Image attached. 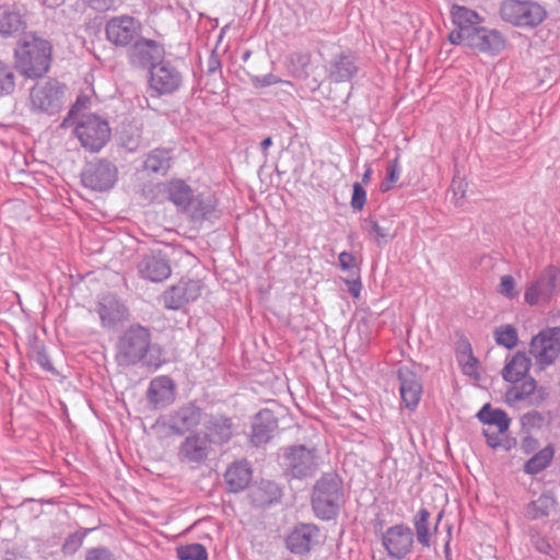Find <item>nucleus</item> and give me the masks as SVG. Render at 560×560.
Wrapping results in <instances>:
<instances>
[{
	"label": "nucleus",
	"mask_w": 560,
	"mask_h": 560,
	"mask_svg": "<svg viewBox=\"0 0 560 560\" xmlns=\"http://www.w3.org/2000/svg\"><path fill=\"white\" fill-rule=\"evenodd\" d=\"M119 366L130 368L141 363L158 370L163 363V351L151 342V332L141 325L130 326L119 338L115 355Z\"/></svg>",
	"instance_id": "f257e3e1"
},
{
	"label": "nucleus",
	"mask_w": 560,
	"mask_h": 560,
	"mask_svg": "<svg viewBox=\"0 0 560 560\" xmlns=\"http://www.w3.org/2000/svg\"><path fill=\"white\" fill-rule=\"evenodd\" d=\"M15 66L27 78L45 74L50 66L51 46L48 40L26 37L15 49Z\"/></svg>",
	"instance_id": "f03ea898"
},
{
	"label": "nucleus",
	"mask_w": 560,
	"mask_h": 560,
	"mask_svg": "<svg viewBox=\"0 0 560 560\" xmlns=\"http://www.w3.org/2000/svg\"><path fill=\"white\" fill-rule=\"evenodd\" d=\"M343 503L342 481L336 474H324L314 485L312 508L323 521L335 518Z\"/></svg>",
	"instance_id": "7ed1b4c3"
},
{
	"label": "nucleus",
	"mask_w": 560,
	"mask_h": 560,
	"mask_svg": "<svg viewBox=\"0 0 560 560\" xmlns=\"http://www.w3.org/2000/svg\"><path fill=\"white\" fill-rule=\"evenodd\" d=\"M502 21L521 28H535L547 19V10L534 0H503L499 5Z\"/></svg>",
	"instance_id": "20e7f679"
},
{
	"label": "nucleus",
	"mask_w": 560,
	"mask_h": 560,
	"mask_svg": "<svg viewBox=\"0 0 560 560\" xmlns=\"http://www.w3.org/2000/svg\"><path fill=\"white\" fill-rule=\"evenodd\" d=\"M81 145L90 151H100L110 138L108 121L95 114L81 115L70 124Z\"/></svg>",
	"instance_id": "39448f33"
},
{
	"label": "nucleus",
	"mask_w": 560,
	"mask_h": 560,
	"mask_svg": "<svg viewBox=\"0 0 560 560\" xmlns=\"http://www.w3.org/2000/svg\"><path fill=\"white\" fill-rule=\"evenodd\" d=\"M282 466L284 474L294 479H305L315 475L319 462L315 448L293 445L283 448Z\"/></svg>",
	"instance_id": "423d86ee"
},
{
	"label": "nucleus",
	"mask_w": 560,
	"mask_h": 560,
	"mask_svg": "<svg viewBox=\"0 0 560 560\" xmlns=\"http://www.w3.org/2000/svg\"><path fill=\"white\" fill-rule=\"evenodd\" d=\"M105 37L116 48L129 47L142 33V23L129 14L109 18L105 23Z\"/></svg>",
	"instance_id": "0eeeda50"
},
{
	"label": "nucleus",
	"mask_w": 560,
	"mask_h": 560,
	"mask_svg": "<svg viewBox=\"0 0 560 560\" xmlns=\"http://www.w3.org/2000/svg\"><path fill=\"white\" fill-rule=\"evenodd\" d=\"M62 88L57 81H39L30 91V108L35 114L54 115L62 106Z\"/></svg>",
	"instance_id": "6e6552de"
},
{
	"label": "nucleus",
	"mask_w": 560,
	"mask_h": 560,
	"mask_svg": "<svg viewBox=\"0 0 560 560\" xmlns=\"http://www.w3.org/2000/svg\"><path fill=\"white\" fill-rule=\"evenodd\" d=\"M529 354L540 370L555 363L560 354V327L540 330L529 342Z\"/></svg>",
	"instance_id": "1a4fd4ad"
},
{
	"label": "nucleus",
	"mask_w": 560,
	"mask_h": 560,
	"mask_svg": "<svg viewBox=\"0 0 560 560\" xmlns=\"http://www.w3.org/2000/svg\"><path fill=\"white\" fill-rule=\"evenodd\" d=\"M117 179L118 170L116 165L104 159L89 162L81 174L83 186L94 191L112 189Z\"/></svg>",
	"instance_id": "9d476101"
},
{
	"label": "nucleus",
	"mask_w": 560,
	"mask_h": 560,
	"mask_svg": "<svg viewBox=\"0 0 560 560\" xmlns=\"http://www.w3.org/2000/svg\"><path fill=\"white\" fill-rule=\"evenodd\" d=\"M381 540L390 559L402 560L412 552L415 534L408 525L399 523L386 528Z\"/></svg>",
	"instance_id": "9b49d317"
},
{
	"label": "nucleus",
	"mask_w": 560,
	"mask_h": 560,
	"mask_svg": "<svg viewBox=\"0 0 560 560\" xmlns=\"http://www.w3.org/2000/svg\"><path fill=\"white\" fill-rule=\"evenodd\" d=\"M128 62L136 68L152 69L165 55V49L159 42L141 35L128 47Z\"/></svg>",
	"instance_id": "f8f14e48"
},
{
	"label": "nucleus",
	"mask_w": 560,
	"mask_h": 560,
	"mask_svg": "<svg viewBox=\"0 0 560 560\" xmlns=\"http://www.w3.org/2000/svg\"><path fill=\"white\" fill-rule=\"evenodd\" d=\"M203 283L198 279H180L162 294L163 305L167 310L177 311L200 298Z\"/></svg>",
	"instance_id": "ddd939ff"
},
{
	"label": "nucleus",
	"mask_w": 560,
	"mask_h": 560,
	"mask_svg": "<svg viewBox=\"0 0 560 560\" xmlns=\"http://www.w3.org/2000/svg\"><path fill=\"white\" fill-rule=\"evenodd\" d=\"M548 393L544 387H538L534 377H525L516 382H511L506 389L504 399L510 406L526 401L529 406L538 407L547 398Z\"/></svg>",
	"instance_id": "4468645a"
},
{
	"label": "nucleus",
	"mask_w": 560,
	"mask_h": 560,
	"mask_svg": "<svg viewBox=\"0 0 560 560\" xmlns=\"http://www.w3.org/2000/svg\"><path fill=\"white\" fill-rule=\"evenodd\" d=\"M320 530L312 523H299L284 538L287 549L296 556H304L319 544Z\"/></svg>",
	"instance_id": "2eb2a0df"
},
{
	"label": "nucleus",
	"mask_w": 560,
	"mask_h": 560,
	"mask_svg": "<svg viewBox=\"0 0 560 560\" xmlns=\"http://www.w3.org/2000/svg\"><path fill=\"white\" fill-rule=\"evenodd\" d=\"M202 409L195 401L186 402L170 412L166 427L176 435H184L195 430L202 421Z\"/></svg>",
	"instance_id": "dca6fc26"
},
{
	"label": "nucleus",
	"mask_w": 560,
	"mask_h": 560,
	"mask_svg": "<svg viewBox=\"0 0 560 560\" xmlns=\"http://www.w3.org/2000/svg\"><path fill=\"white\" fill-rule=\"evenodd\" d=\"M182 83V73L168 61H160L150 70L149 86L159 95L176 92Z\"/></svg>",
	"instance_id": "f3484780"
},
{
	"label": "nucleus",
	"mask_w": 560,
	"mask_h": 560,
	"mask_svg": "<svg viewBox=\"0 0 560 560\" xmlns=\"http://www.w3.org/2000/svg\"><path fill=\"white\" fill-rule=\"evenodd\" d=\"M210 453L209 439L205 438L201 432H192L179 444L177 458L184 464L200 465L208 459Z\"/></svg>",
	"instance_id": "a211bd4d"
},
{
	"label": "nucleus",
	"mask_w": 560,
	"mask_h": 560,
	"mask_svg": "<svg viewBox=\"0 0 560 560\" xmlns=\"http://www.w3.org/2000/svg\"><path fill=\"white\" fill-rule=\"evenodd\" d=\"M560 275V269L550 265L547 266L537 278L527 285L524 300L534 306L538 304L540 299H550L557 285V280Z\"/></svg>",
	"instance_id": "6ab92c4d"
},
{
	"label": "nucleus",
	"mask_w": 560,
	"mask_h": 560,
	"mask_svg": "<svg viewBox=\"0 0 560 560\" xmlns=\"http://www.w3.org/2000/svg\"><path fill=\"white\" fill-rule=\"evenodd\" d=\"M359 71V57L350 49L335 54L328 62L327 75L336 83L351 81Z\"/></svg>",
	"instance_id": "aec40b11"
},
{
	"label": "nucleus",
	"mask_w": 560,
	"mask_h": 560,
	"mask_svg": "<svg viewBox=\"0 0 560 560\" xmlns=\"http://www.w3.org/2000/svg\"><path fill=\"white\" fill-rule=\"evenodd\" d=\"M138 271L145 280L162 282L170 278L172 268L167 256L162 250H151L139 261Z\"/></svg>",
	"instance_id": "412c9836"
},
{
	"label": "nucleus",
	"mask_w": 560,
	"mask_h": 560,
	"mask_svg": "<svg viewBox=\"0 0 560 560\" xmlns=\"http://www.w3.org/2000/svg\"><path fill=\"white\" fill-rule=\"evenodd\" d=\"M399 392L405 407L410 411L415 410L422 397V384L419 376L409 368L400 366L397 370Z\"/></svg>",
	"instance_id": "4be33fe9"
},
{
	"label": "nucleus",
	"mask_w": 560,
	"mask_h": 560,
	"mask_svg": "<svg viewBox=\"0 0 560 560\" xmlns=\"http://www.w3.org/2000/svg\"><path fill=\"white\" fill-rule=\"evenodd\" d=\"M176 384L167 375H160L151 380L147 399L154 408H163L171 405L175 400Z\"/></svg>",
	"instance_id": "5701e85b"
},
{
	"label": "nucleus",
	"mask_w": 560,
	"mask_h": 560,
	"mask_svg": "<svg viewBox=\"0 0 560 560\" xmlns=\"http://www.w3.org/2000/svg\"><path fill=\"white\" fill-rule=\"evenodd\" d=\"M505 46V40L501 33L495 30L478 27L470 35L469 47L479 52L497 55Z\"/></svg>",
	"instance_id": "b1692460"
},
{
	"label": "nucleus",
	"mask_w": 560,
	"mask_h": 560,
	"mask_svg": "<svg viewBox=\"0 0 560 560\" xmlns=\"http://www.w3.org/2000/svg\"><path fill=\"white\" fill-rule=\"evenodd\" d=\"M97 313L103 327L113 328L128 317L127 307L112 294H105L100 299Z\"/></svg>",
	"instance_id": "393cba45"
},
{
	"label": "nucleus",
	"mask_w": 560,
	"mask_h": 560,
	"mask_svg": "<svg viewBox=\"0 0 560 560\" xmlns=\"http://www.w3.org/2000/svg\"><path fill=\"white\" fill-rule=\"evenodd\" d=\"M205 438L210 444L223 445L233 436L234 423L230 417L221 413L211 415L205 422Z\"/></svg>",
	"instance_id": "a878e982"
},
{
	"label": "nucleus",
	"mask_w": 560,
	"mask_h": 560,
	"mask_svg": "<svg viewBox=\"0 0 560 560\" xmlns=\"http://www.w3.org/2000/svg\"><path fill=\"white\" fill-rule=\"evenodd\" d=\"M278 428V420L273 412L269 409H262L256 413L253 424L250 442L255 446H261L267 444L276 429Z\"/></svg>",
	"instance_id": "bb28decb"
},
{
	"label": "nucleus",
	"mask_w": 560,
	"mask_h": 560,
	"mask_svg": "<svg viewBox=\"0 0 560 560\" xmlns=\"http://www.w3.org/2000/svg\"><path fill=\"white\" fill-rule=\"evenodd\" d=\"M443 513L441 512L438 516L436 523L433 529L430 528V516L431 513L427 508H420L413 515L412 525L415 528V538L418 544L423 548H430L432 545V536L436 533L439 523L442 518Z\"/></svg>",
	"instance_id": "cd10ccee"
},
{
	"label": "nucleus",
	"mask_w": 560,
	"mask_h": 560,
	"mask_svg": "<svg viewBox=\"0 0 560 560\" xmlns=\"http://www.w3.org/2000/svg\"><path fill=\"white\" fill-rule=\"evenodd\" d=\"M248 495L255 506L266 508L279 502L282 491L276 482L261 480L250 488Z\"/></svg>",
	"instance_id": "c85d7f7f"
},
{
	"label": "nucleus",
	"mask_w": 560,
	"mask_h": 560,
	"mask_svg": "<svg viewBox=\"0 0 560 560\" xmlns=\"http://www.w3.org/2000/svg\"><path fill=\"white\" fill-rule=\"evenodd\" d=\"M166 198L180 211H187L192 201L194 191L183 179H172L164 185Z\"/></svg>",
	"instance_id": "c756f323"
},
{
	"label": "nucleus",
	"mask_w": 560,
	"mask_h": 560,
	"mask_svg": "<svg viewBox=\"0 0 560 560\" xmlns=\"http://www.w3.org/2000/svg\"><path fill=\"white\" fill-rule=\"evenodd\" d=\"M252 468L246 460L232 464L225 471V482L232 492L244 490L252 479Z\"/></svg>",
	"instance_id": "7c9ffc66"
},
{
	"label": "nucleus",
	"mask_w": 560,
	"mask_h": 560,
	"mask_svg": "<svg viewBox=\"0 0 560 560\" xmlns=\"http://www.w3.org/2000/svg\"><path fill=\"white\" fill-rule=\"evenodd\" d=\"M530 366V359L526 355L525 352L518 351L510 360L506 361L502 370V377L509 383L529 377L530 375L528 372Z\"/></svg>",
	"instance_id": "2f4dec72"
},
{
	"label": "nucleus",
	"mask_w": 560,
	"mask_h": 560,
	"mask_svg": "<svg viewBox=\"0 0 560 560\" xmlns=\"http://www.w3.org/2000/svg\"><path fill=\"white\" fill-rule=\"evenodd\" d=\"M556 508V500L551 494L541 493L530 501L524 509V515L530 521L548 517Z\"/></svg>",
	"instance_id": "473e14b6"
},
{
	"label": "nucleus",
	"mask_w": 560,
	"mask_h": 560,
	"mask_svg": "<svg viewBox=\"0 0 560 560\" xmlns=\"http://www.w3.org/2000/svg\"><path fill=\"white\" fill-rule=\"evenodd\" d=\"M478 420L490 427H495L500 432H506L510 428L511 419L506 412L499 408H492L490 404H486L478 412Z\"/></svg>",
	"instance_id": "72a5a7b5"
},
{
	"label": "nucleus",
	"mask_w": 560,
	"mask_h": 560,
	"mask_svg": "<svg viewBox=\"0 0 560 560\" xmlns=\"http://www.w3.org/2000/svg\"><path fill=\"white\" fill-rule=\"evenodd\" d=\"M451 13L452 21L456 27L468 33H472L479 27L480 18L474 10L462 5H454Z\"/></svg>",
	"instance_id": "f704fd0d"
},
{
	"label": "nucleus",
	"mask_w": 560,
	"mask_h": 560,
	"mask_svg": "<svg viewBox=\"0 0 560 560\" xmlns=\"http://www.w3.org/2000/svg\"><path fill=\"white\" fill-rule=\"evenodd\" d=\"M171 151L166 149L152 150L144 161V170L149 173L165 175L171 167Z\"/></svg>",
	"instance_id": "c9c22d12"
},
{
	"label": "nucleus",
	"mask_w": 560,
	"mask_h": 560,
	"mask_svg": "<svg viewBox=\"0 0 560 560\" xmlns=\"http://www.w3.org/2000/svg\"><path fill=\"white\" fill-rule=\"evenodd\" d=\"M192 220H211L217 217V205L213 198H194L189 209L185 211Z\"/></svg>",
	"instance_id": "e433bc0d"
},
{
	"label": "nucleus",
	"mask_w": 560,
	"mask_h": 560,
	"mask_svg": "<svg viewBox=\"0 0 560 560\" xmlns=\"http://www.w3.org/2000/svg\"><path fill=\"white\" fill-rule=\"evenodd\" d=\"M26 23L23 16L15 11L3 10L0 14V35L3 37L15 36L24 31Z\"/></svg>",
	"instance_id": "4c0bfd02"
},
{
	"label": "nucleus",
	"mask_w": 560,
	"mask_h": 560,
	"mask_svg": "<svg viewBox=\"0 0 560 560\" xmlns=\"http://www.w3.org/2000/svg\"><path fill=\"white\" fill-rule=\"evenodd\" d=\"M493 339L498 346L511 350L518 343V332L511 324L500 325L493 330Z\"/></svg>",
	"instance_id": "58836bf2"
},
{
	"label": "nucleus",
	"mask_w": 560,
	"mask_h": 560,
	"mask_svg": "<svg viewBox=\"0 0 560 560\" xmlns=\"http://www.w3.org/2000/svg\"><path fill=\"white\" fill-rule=\"evenodd\" d=\"M552 456L553 451L549 447L539 451L525 463V472L536 475L542 471L551 462Z\"/></svg>",
	"instance_id": "ea45409f"
},
{
	"label": "nucleus",
	"mask_w": 560,
	"mask_h": 560,
	"mask_svg": "<svg viewBox=\"0 0 560 560\" xmlns=\"http://www.w3.org/2000/svg\"><path fill=\"white\" fill-rule=\"evenodd\" d=\"M178 560H208V551L202 544L194 542L176 548Z\"/></svg>",
	"instance_id": "a19ab883"
},
{
	"label": "nucleus",
	"mask_w": 560,
	"mask_h": 560,
	"mask_svg": "<svg viewBox=\"0 0 560 560\" xmlns=\"http://www.w3.org/2000/svg\"><path fill=\"white\" fill-rule=\"evenodd\" d=\"M15 79L12 66L0 60V97L11 95L14 92Z\"/></svg>",
	"instance_id": "79ce46f5"
},
{
	"label": "nucleus",
	"mask_w": 560,
	"mask_h": 560,
	"mask_svg": "<svg viewBox=\"0 0 560 560\" xmlns=\"http://www.w3.org/2000/svg\"><path fill=\"white\" fill-rule=\"evenodd\" d=\"M400 164H399V155L395 159L390 160L386 165V177L381 183L380 190L382 192H387L393 189L394 185L398 182L400 177Z\"/></svg>",
	"instance_id": "37998d69"
},
{
	"label": "nucleus",
	"mask_w": 560,
	"mask_h": 560,
	"mask_svg": "<svg viewBox=\"0 0 560 560\" xmlns=\"http://www.w3.org/2000/svg\"><path fill=\"white\" fill-rule=\"evenodd\" d=\"M458 363L465 375L478 377V360L474 357L468 342L465 346V350L458 355Z\"/></svg>",
	"instance_id": "c03bdc74"
},
{
	"label": "nucleus",
	"mask_w": 560,
	"mask_h": 560,
	"mask_svg": "<svg viewBox=\"0 0 560 560\" xmlns=\"http://www.w3.org/2000/svg\"><path fill=\"white\" fill-rule=\"evenodd\" d=\"M364 230L368 234L373 238L377 246H383L387 244L390 240L389 231L387 228L381 226L375 220L368 219L365 220Z\"/></svg>",
	"instance_id": "a18cd8bd"
},
{
	"label": "nucleus",
	"mask_w": 560,
	"mask_h": 560,
	"mask_svg": "<svg viewBox=\"0 0 560 560\" xmlns=\"http://www.w3.org/2000/svg\"><path fill=\"white\" fill-rule=\"evenodd\" d=\"M545 423V416L537 410L528 411L521 417V425L528 432L541 429Z\"/></svg>",
	"instance_id": "49530a36"
},
{
	"label": "nucleus",
	"mask_w": 560,
	"mask_h": 560,
	"mask_svg": "<svg viewBox=\"0 0 560 560\" xmlns=\"http://www.w3.org/2000/svg\"><path fill=\"white\" fill-rule=\"evenodd\" d=\"M121 145L129 152L136 151L141 143V135L138 128H130L124 130L121 133Z\"/></svg>",
	"instance_id": "de8ad7c7"
},
{
	"label": "nucleus",
	"mask_w": 560,
	"mask_h": 560,
	"mask_svg": "<svg viewBox=\"0 0 560 560\" xmlns=\"http://www.w3.org/2000/svg\"><path fill=\"white\" fill-rule=\"evenodd\" d=\"M498 292L505 296L509 300H513L518 296V291L516 289V281L513 276L504 275L500 278V284L498 288Z\"/></svg>",
	"instance_id": "09e8293b"
},
{
	"label": "nucleus",
	"mask_w": 560,
	"mask_h": 560,
	"mask_svg": "<svg viewBox=\"0 0 560 560\" xmlns=\"http://www.w3.org/2000/svg\"><path fill=\"white\" fill-rule=\"evenodd\" d=\"M84 537V533L75 532L70 534L62 544V552L65 555H73L74 552H77L79 548L82 546Z\"/></svg>",
	"instance_id": "8fccbe9b"
},
{
	"label": "nucleus",
	"mask_w": 560,
	"mask_h": 560,
	"mask_svg": "<svg viewBox=\"0 0 560 560\" xmlns=\"http://www.w3.org/2000/svg\"><path fill=\"white\" fill-rule=\"evenodd\" d=\"M89 98L86 96H78L74 105L69 110L67 117L63 119L61 126L65 128H70V124L77 119V117H81V115H85L81 113V109L86 106Z\"/></svg>",
	"instance_id": "3c124183"
},
{
	"label": "nucleus",
	"mask_w": 560,
	"mask_h": 560,
	"mask_svg": "<svg viewBox=\"0 0 560 560\" xmlns=\"http://www.w3.org/2000/svg\"><path fill=\"white\" fill-rule=\"evenodd\" d=\"M350 203L357 211H361L366 203V191L360 183L353 184V192Z\"/></svg>",
	"instance_id": "603ef678"
},
{
	"label": "nucleus",
	"mask_w": 560,
	"mask_h": 560,
	"mask_svg": "<svg viewBox=\"0 0 560 560\" xmlns=\"http://www.w3.org/2000/svg\"><path fill=\"white\" fill-rule=\"evenodd\" d=\"M530 544L538 552L542 555H550L552 551V547L548 539L540 535L538 532L530 533Z\"/></svg>",
	"instance_id": "864d4df0"
},
{
	"label": "nucleus",
	"mask_w": 560,
	"mask_h": 560,
	"mask_svg": "<svg viewBox=\"0 0 560 560\" xmlns=\"http://www.w3.org/2000/svg\"><path fill=\"white\" fill-rule=\"evenodd\" d=\"M85 560H115V557L108 548L96 547L86 551Z\"/></svg>",
	"instance_id": "5fc2aeb1"
},
{
	"label": "nucleus",
	"mask_w": 560,
	"mask_h": 560,
	"mask_svg": "<svg viewBox=\"0 0 560 560\" xmlns=\"http://www.w3.org/2000/svg\"><path fill=\"white\" fill-rule=\"evenodd\" d=\"M338 261L341 270L359 272V268L355 264V257L352 253L346 250L341 252L338 256Z\"/></svg>",
	"instance_id": "6e6d98bb"
},
{
	"label": "nucleus",
	"mask_w": 560,
	"mask_h": 560,
	"mask_svg": "<svg viewBox=\"0 0 560 560\" xmlns=\"http://www.w3.org/2000/svg\"><path fill=\"white\" fill-rule=\"evenodd\" d=\"M470 35L471 33H468L462 28L456 27L450 33L448 40L453 45H459L462 43H465L469 47Z\"/></svg>",
	"instance_id": "4d7b16f0"
},
{
	"label": "nucleus",
	"mask_w": 560,
	"mask_h": 560,
	"mask_svg": "<svg viewBox=\"0 0 560 560\" xmlns=\"http://www.w3.org/2000/svg\"><path fill=\"white\" fill-rule=\"evenodd\" d=\"M482 433L486 438L487 444L491 448H498L501 446V443H502L501 436L504 432H500L499 429L494 432V431H491L490 428H487V429H483Z\"/></svg>",
	"instance_id": "13d9d810"
},
{
	"label": "nucleus",
	"mask_w": 560,
	"mask_h": 560,
	"mask_svg": "<svg viewBox=\"0 0 560 560\" xmlns=\"http://www.w3.org/2000/svg\"><path fill=\"white\" fill-rule=\"evenodd\" d=\"M281 82H283V81L279 77H277L272 73H268V74L260 75V77H255L253 79V83L256 88L270 86L273 84L281 83Z\"/></svg>",
	"instance_id": "bf43d9fd"
},
{
	"label": "nucleus",
	"mask_w": 560,
	"mask_h": 560,
	"mask_svg": "<svg viewBox=\"0 0 560 560\" xmlns=\"http://www.w3.org/2000/svg\"><path fill=\"white\" fill-rule=\"evenodd\" d=\"M357 275L355 279H345V283L348 287L349 293L353 298H359L362 290V282L359 276V272H354Z\"/></svg>",
	"instance_id": "052dcab7"
},
{
	"label": "nucleus",
	"mask_w": 560,
	"mask_h": 560,
	"mask_svg": "<svg viewBox=\"0 0 560 560\" xmlns=\"http://www.w3.org/2000/svg\"><path fill=\"white\" fill-rule=\"evenodd\" d=\"M92 9L103 12L115 7L116 0H84Z\"/></svg>",
	"instance_id": "680f3d73"
},
{
	"label": "nucleus",
	"mask_w": 560,
	"mask_h": 560,
	"mask_svg": "<svg viewBox=\"0 0 560 560\" xmlns=\"http://www.w3.org/2000/svg\"><path fill=\"white\" fill-rule=\"evenodd\" d=\"M35 360L43 370L54 372L55 369L45 350L37 351Z\"/></svg>",
	"instance_id": "e2e57ef3"
},
{
	"label": "nucleus",
	"mask_w": 560,
	"mask_h": 560,
	"mask_svg": "<svg viewBox=\"0 0 560 560\" xmlns=\"http://www.w3.org/2000/svg\"><path fill=\"white\" fill-rule=\"evenodd\" d=\"M221 63L220 60L215 56H211L208 62V71L214 72L220 68Z\"/></svg>",
	"instance_id": "0e129e2a"
},
{
	"label": "nucleus",
	"mask_w": 560,
	"mask_h": 560,
	"mask_svg": "<svg viewBox=\"0 0 560 560\" xmlns=\"http://www.w3.org/2000/svg\"><path fill=\"white\" fill-rule=\"evenodd\" d=\"M373 170L370 164H365L364 173L362 174V182L368 184L371 180Z\"/></svg>",
	"instance_id": "69168bd1"
},
{
	"label": "nucleus",
	"mask_w": 560,
	"mask_h": 560,
	"mask_svg": "<svg viewBox=\"0 0 560 560\" xmlns=\"http://www.w3.org/2000/svg\"><path fill=\"white\" fill-rule=\"evenodd\" d=\"M271 144H272V139L270 137H268L261 141L260 148L265 154H266L267 150L271 147Z\"/></svg>",
	"instance_id": "338daca9"
},
{
	"label": "nucleus",
	"mask_w": 560,
	"mask_h": 560,
	"mask_svg": "<svg viewBox=\"0 0 560 560\" xmlns=\"http://www.w3.org/2000/svg\"><path fill=\"white\" fill-rule=\"evenodd\" d=\"M298 62L300 65H302L303 67H306L310 63V56L308 55H299Z\"/></svg>",
	"instance_id": "774afa93"
}]
</instances>
